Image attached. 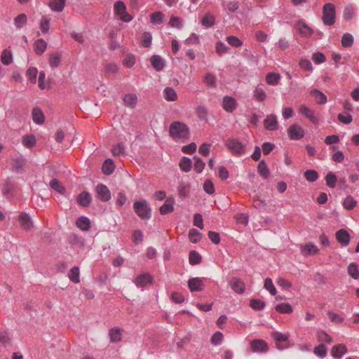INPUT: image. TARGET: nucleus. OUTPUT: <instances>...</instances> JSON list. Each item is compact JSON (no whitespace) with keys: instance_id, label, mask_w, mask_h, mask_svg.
I'll return each mask as SVG.
<instances>
[{"instance_id":"nucleus-58","label":"nucleus","mask_w":359,"mask_h":359,"mask_svg":"<svg viewBox=\"0 0 359 359\" xmlns=\"http://www.w3.org/2000/svg\"><path fill=\"white\" fill-rule=\"evenodd\" d=\"M253 96L259 102H264L266 98V94L263 88L257 87L253 92Z\"/></svg>"},{"instance_id":"nucleus-40","label":"nucleus","mask_w":359,"mask_h":359,"mask_svg":"<svg viewBox=\"0 0 359 359\" xmlns=\"http://www.w3.org/2000/svg\"><path fill=\"white\" fill-rule=\"evenodd\" d=\"M164 98L167 101H175L177 98V95L175 90L171 87H166L163 90Z\"/></svg>"},{"instance_id":"nucleus-52","label":"nucleus","mask_w":359,"mask_h":359,"mask_svg":"<svg viewBox=\"0 0 359 359\" xmlns=\"http://www.w3.org/2000/svg\"><path fill=\"white\" fill-rule=\"evenodd\" d=\"M355 15V8L349 5L345 7L343 13V18L346 21L351 20Z\"/></svg>"},{"instance_id":"nucleus-25","label":"nucleus","mask_w":359,"mask_h":359,"mask_svg":"<svg viewBox=\"0 0 359 359\" xmlns=\"http://www.w3.org/2000/svg\"><path fill=\"white\" fill-rule=\"evenodd\" d=\"M257 172L263 179L266 180L269 177V169L264 160H262L257 165Z\"/></svg>"},{"instance_id":"nucleus-45","label":"nucleus","mask_w":359,"mask_h":359,"mask_svg":"<svg viewBox=\"0 0 359 359\" xmlns=\"http://www.w3.org/2000/svg\"><path fill=\"white\" fill-rule=\"evenodd\" d=\"M189 238L192 243H197L201 239V233L194 228L191 229L189 231Z\"/></svg>"},{"instance_id":"nucleus-9","label":"nucleus","mask_w":359,"mask_h":359,"mask_svg":"<svg viewBox=\"0 0 359 359\" xmlns=\"http://www.w3.org/2000/svg\"><path fill=\"white\" fill-rule=\"evenodd\" d=\"M229 285L237 294H242L245 291V284L240 278L233 277L229 281Z\"/></svg>"},{"instance_id":"nucleus-24","label":"nucleus","mask_w":359,"mask_h":359,"mask_svg":"<svg viewBox=\"0 0 359 359\" xmlns=\"http://www.w3.org/2000/svg\"><path fill=\"white\" fill-rule=\"evenodd\" d=\"M123 330L118 327H113L109 330V335L110 341L113 343L118 342L121 340Z\"/></svg>"},{"instance_id":"nucleus-54","label":"nucleus","mask_w":359,"mask_h":359,"mask_svg":"<svg viewBox=\"0 0 359 359\" xmlns=\"http://www.w3.org/2000/svg\"><path fill=\"white\" fill-rule=\"evenodd\" d=\"M194 159L195 161L194 165V169L197 173H201L205 168V163L202 160L201 158L195 156L194 157Z\"/></svg>"},{"instance_id":"nucleus-22","label":"nucleus","mask_w":359,"mask_h":359,"mask_svg":"<svg viewBox=\"0 0 359 359\" xmlns=\"http://www.w3.org/2000/svg\"><path fill=\"white\" fill-rule=\"evenodd\" d=\"M78 228L82 231H88L90 228V220L88 217L81 216L79 217L76 222Z\"/></svg>"},{"instance_id":"nucleus-47","label":"nucleus","mask_w":359,"mask_h":359,"mask_svg":"<svg viewBox=\"0 0 359 359\" xmlns=\"http://www.w3.org/2000/svg\"><path fill=\"white\" fill-rule=\"evenodd\" d=\"M311 95L316 98L317 102L320 104H325L327 102V96L321 91L314 89L311 91Z\"/></svg>"},{"instance_id":"nucleus-12","label":"nucleus","mask_w":359,"mask_h":359,"mask_svg":"<svg viewBox=\"0 0 359 359\" xmlns=\"http://www.w3.org/2000/svg\"><path fill=\"white\" fill-rule=\"evenodd\" d=\"M250 344L253 352L265 353L269 349L266 342L262 339H254L251 341Z\"/></svg>"},{"instance_id":"nucleus-6","label":"nucleus","mask_w":359,"mask_h":359,"mask_svg":"<svg viewBox=\"0 0 359 359\" xmlns=\"http://www.w3.org/2000/svg\"><path fill=\"white\" fill-rule=\"evenodd\" d=\"M287 134L290 140H299L304 137L305 132L301 126L293 124L288 128Z\"/></svg>"},{"instance_id":"nucleus-43","label":"nucleus","mask_w":359,"mask_h":359,"mask_svg":"<svg viewBox=\"0 0 359 359\" xmlns=\"http://www.w3.org/2000/svg\"><path fill=\"white\" fill-rule=\"evenodd\" d=\"M302 252L304 255H316L318 252L317 246L312 243H308L302 249Z\"/></svg>"},{"instance_id":"nucleus-50","label":"nucleus","mask_w":359,"mask_h":359,"mask_svg":"<svg viewBox=\"0 0 359 359\" xmlns=\"http://www.w3.org/2000/svg\"><path fill=\"white\" fill-rule=\"evenodd\" d=\"M38 74V69L36 67H30L26 72V76L32 83H36V76Z\"/></svg>"},{"instance_id":"nucleus-13","label":"nucleus","mask_w":359,"mask_h":359,"mask_svg":"<svg viewBox=\"0 0 359 359\" xmlns=\"http://www.w3.org/2000/svg\"><path fill=\"white\" fill-rule=\"evenodd\" d=\"M337 241L342 245L347 246L350 243L351 236L344 229L338 230L335 233Z\"/></svg>"},{"instance_id":"nucleus-42","label":"nucleus","mask_w":359,"mask_h":359,"mask_svg":"<svg viewBox=\"0 0 359 359\" xmlns=\"http://www.w3.org/2000/svg\"><path fill=\"white\" fill-rule=\"evenodd\" d=\"M27 18L24 13H21L14 18V25L17 29H21L27 24Z\"/></svg>"},{"instance_id":"nucleus-4","label":"nucleus","mask_w":359,"mask_h":359,"mask_svg":"<svg viewBox=\"0 0 359 359\" xmlns=\"http://www.w3.org/2000/svg\"><path fill=\"white\" fill-rule=\"evenodd\" d=\"M225 146L233 155H241L245 152V146L239 140L230 138L226 140Z\"/></svg>"},{"instance_id":"nucleus-49","label":"nucleus","mask_w":359,"mask_h":359,"mask_svg":"<svg viewBox=\"0 0 359 359\" xmlns=\"http://www.w3.org/2000/svg\"><path fill=\"white\" fill-rule=\"evenodd\" d=\"M61 62V55L59 53H55L50 55L49 57V65L52 69L57 67Z\"/></svg>"},{"instance_id":"nucleus-3","label":"nucleus","mask_w":359,"mask_h":359,"mask_svg":"<svg viewBox=\"0 0 359 359\" xmlns=\"http://www.w3.org/2000/svg\"><path fill=\"white\" fill-rule=\"evenodd\" d=\"M323 22L326 26H332L336 21V10L334 4L327 3L323 8Z\"/></svg>"},{"instance_id":"nucleus-17","label":"nucleus","mask_w":359,"mask_h":359,"mask_svg":"<svg viewBox=\"0 0 359 359\" xmlns=\"http://www.w3.org/2000/svg\"><path fill=\"white\" fill-rule=\"evenodd\" d=\"M32 116L34 123L37 125H41L45 122V115L42 110L38 107L33 108Z\"/></svg>"},{"instance_id":"nucleus-32","label":"nucleus","mask_w":359,"mask_h":359,"mask_svg":"<svg viewBox=\"0 0 359 359\" xmlns=\"http://www.w3.org/2000/svg\"><path fill=\"white\" fill-rule=\"evenodd\" d=\"M36 140L33 134L25 135L22 137V144L27 148H32L35 146Z\"/></svg>"},{"instance_id":"nucleus-29","label":"nucleus","mask_w":359,"mask_h":359,"mask_svg":"<svg viewBox=\"0 0 359 359\" xmlns=\"http://www.w3.org/2000/svg\"><path fill=\"white\" fill-rule=\"evenodd\" d=\"M80 272H79V268L77 266H73L69 273L68 277L69 280L74 283H80Z\"/></svg>"},{"instance_id":"nucleus-57","label":"nucleus","mask_w":359,"mask_h":359,"mask_svg":"<svg viewBox=\"0 0 359 359\" xmlns=\"http://www.w3.org/2000/svg\"><path fill=\"white\" fill-rule=\"evenodd\" d=\"M216 53L222 56L229 50V48L223 42L217 41L215 44Z\"/></svg>"},{"instance_id":"nucleus-60","label":"nucleus","mask_w":359,"mask_h":359,"mask_svg":"<svg viewBox=\"0 0 359 359\" xmlns=\"http://www.w3.org/2000/svg\"><path fill=\"white\" fill-rule=\"evenodd\" d=\"M264 287L268 290L271 295L275 296L276 294L277 291L271 278H267L265 279Z\"/></svg>"},{"instance_id":"nucleus-53","label":"nucleus","mask_w":359,"mask_h":359,"mask_svg":"<svg viewBox=\"0 0 359 359\" xmlns=\"http://www.w3.org/2000/svg\"><path fill=\"white\" fill-rule=\"evenodd\" d=\"M49 184L53 189L57 191L61 194H63L65 192V188L60 184L57 179H52Z\"/></svg>"},{"instance_id":"nucleus-1","label":"nucleus","mask_w":359,"mask_h":359,"mask_svg":"<svg viewBox=\"0 0 359 359\" xmlns=\"http://www.w3.org/2000/svg\"><path fill=\"white\" fill-rule=\"evenodd\" d=\"M169 135L175 141L187 142L190 138V129L184 122L173 121L169 128Z\"/></svg>"},{"instance_id":"nucleus-51","label":"nucleus","mask_w":359,"mask_h":359,"mask_svg":"<svg viewBox=\"0 0 359 359\" xmlns=\"http://www.w3.org/2000/svg\"><path fill=\"white\" fill-rule=\"evenodd\" d=\"M114 13L116 15L120 16L121 14L125 13L126 11H127L126 6L123 1H117L116 2H115V4L114 5Z\"/></svg>"},{"instance_id":"nucleus-26","label":"nucleus","mask_w":359,"mask_h":359,"mask_svg":"<svg viewBox=\"0 0 359 359\" xmlns=\"http://www.w3.org/2000/svg\"><path fill=\"white\" fill-rule=\"evenodd\" d=\"M357 204L358 201L351 195L347 196L342 203L343 207L347 210H353Z\"/></svg>"},{"instance_id":"nucleus-20","label":"nucleus","mask_w":359,"mask_h":359,"mask_svg":"<svg viewBox=\"0 0 359 359\" xmlns=\"http://www.w3.org/2000/svg\"><path fill=\"white\" fill-rule=\"evenodd\" d=\"M48 43L43 39H39L34 43V51L36 54L41 55L47 48Z\"/></svg>"},{"instance_id":"nucleus-7","label":"nucleus","mask_w":359,"mask_h":359,"mask_svg":"<svg viewBox=\"0 0 359 359\" xmlns=\"http://www.w3.org/2000/svg\"><path fill=\"white\" fill-rule=\"evenodd\" d=\"M205 278L195 277L189 279L187 282L188 287L191 292H201L205 288L204 280Z\"/></svg>"},{"instance_id":"nucleus-48","label":"nucleus","mask_w":359,"mask_h":359,"mask_svg":"<svg viewBox=\"0 0 359 359\" xmlns=\"http://www.w3.org/2000/svg\"><path fill=\"white\" fill-rule=\"evenodd\" d=\"M250 306L256 311H262L265 308L266 303L261 299H252L250 302Z\"/></svg>"},{"instance_id":"nucleus-63","label":"nucleus","mask_w":359,"mask_h":359,"mask_svg":"<svg viewBox=\"0 0 359 359\" xmlns=\"http://www.w3.org/2000/svg\"><path fill=\"white\" fill-rule=\"evenodd\" d=\"M196 114L200 120L203 121L207 119L208 110L205 107L198 106L196 109Z\"/></svg>"},{"instance_id":"nucleus-56","label":"nucleus","mask_w":359,"mask_h":359,"mask_svg":"<svg viewBox=\"0 0 359 359\" xmlns=\"http://www.w3.org/2000/svg\"><path fill=\"white\" fill-rule=\"evenodd\" d=\"M216 76L212 73H207L203 78L204 83L210 87H216Z\"/></svg>"},{"instance_id":"nucleus-35","label":"nucleus","mask_w":359,"mask_h":359,"mask_svg":"<svg viewBox=\"0 0 359 359\" xmlns=\"http://www.w3.org/2000/svg\"><path fill=\"white\" fill-rule=\"evenodd\" d=\"M1 61L4 65H9L13 62V55L11 50L5 49L1 55Z\"/></svg>"},{"instance_id":"nucleus-59","label":"nucleus","mask_w":359,"mask_h":359,"mask_svg":"<svg viewBox=\"0 0 359 359\" xmlns=\"http://www.w3.org/2000/svg\"><path fill=\"white\" fill-rule=\"evenodd\" d=\"M304 177L309 182H314L318 179L319 175L315 170H307L304 172Z\"/></svg>"},{"instance_id":"nucleus-27","label":"nucleus","mask_w":359,"mask_h":359,"mask_svg":"<svg viewBox=\"0 0 359 359\" xmlns=\"http://www.w3.org/2000/svg\"><path fill=\"white\" fill-rule=\"evenodd\" d=\"M25 165V159L23 156H18L13 159V170L15 172H20Z\"/></svg>"},{"instance_id":"nucleus-33","label":"nucleus","mask_w":359,"mask_h":359,"mask_svg":"<svg viewBox=\"0 0 359 359\" xmlns=\"http://www.w3.org/2000/svg\"><path fill=\"white\" fill-rule=\"evenodd\" d=\"M348 275L353 279L358 280L359 278V269L356 263H351L347 268Z\"/></svg>"},{"instance_id":"nucleus-62","label":"nucleus","mask_w":359,"mask_h":359,"mask_svg":"<svg viewBox=\"0 0 359 359\" xmlns=\"http://www.w3.org/2000/svg\"><path fill=\"white\" fill-rule=\"evenodd\" d=\"M111 151L114 156H120L125 154V147L122 143H118L113 146Z\"/></svg>"},{"instance_id":"nucleus-31","label":"nucleus","mask_w":359,"mask_h":359,"mask_svg":"<svg viewBox=\"0 0 359 359\" xmlns=\"http://www.w3.org/2000/svg\"><path fill=\"white\" fill-rule=\"evenodd\" d=\"M191 159L187 156H183L179 164L180 168L185 172H188L191 170Z\"/></svg>"},{"instance_id":"nucleus-19","label":"nucleus","mask_w":359,"mask_h":359,"mask_svg":"<svg viewBox=\"0 0 359 359\" xmlns=\"http://www.w3.org/2000/svg\"><path fill=\"white\" fill-rule=\"evenodd\" d=\"M297 29L299 32L304 36H310L313 34V30L307 25L303 20H299L297 22Z\"/></svg>"},{"instance_id":"nucleus-44","label":"nucleus","mask_w":359,"mask_h":359,"mask_svg":"<svg viewBox=\"0 0 359 359\" xmlns=\"http://www.w3.org/2000/svg\"><path fill=\"white\" fill-rule=\"evenodd\" d=\"M276 310L280 313H291L293 311L292 306L289 303H281L277 304Z\"/></svg>"},{"instance_id":"nucleus-15","label":"nucleus","mask_w":359,"mask_h":359,"mask_svg":"<svg viewBox=\"0 0 359 359\" xmlns=\"http://www.w3.org/2000/svg\"><path fill=\"white\" fill-rule=\"evenodd\" d=\"M150 62L154 69L157 72L162 71L165 67V60L158 55L151 56Z\"/></svg>"},{"instance_id":"nucleus-2","label":"nucleus","mask_w":359,"mask_h":359,"mask_svg":"<svg viewBox=\"0 0 359 359\" xmlns=\"http://www.w3.org/2000/svg\"><path fill=\"white\" fill-rule=\"evenodd\" d=\"M137 215L142 220H149L151 217V208L146 200L137 201L133 203Z\"/></svg>"},{"instance_id":"nucleus-55","label":"nucleus","mask_w":359,"mask_h":359,"mask_svg":"<svg viewBox=\"0 0 359 359\" xmlns=\"http://www.w3.org/2000/svg\"><path fill=\"white\" fill-rule=\"evenodd\" d=\"M317 338L320 342H325L327 344H331L332 342V337L323 330H318L317 332Z\"/></svg>"},{"instance_id":"nucleus-8","label":"nucleus","mask_w":359,"mask_h":359,"mask_svg":"<svg viewBox=\"0 0 359 359\" xmlns=\"http://www.w3.org/2000/svg\"><path fill=\"white\" fill-rule=\"evenodd\" d=\"M133 282L137 287H145L152 283L153 278L149 273H144L137 276Z\"/></svg>"},{"instance_id":"nucleus-37","label":"nucleus","mask_w":359,"mask_h":359,"mask_svg":"<svg viewBox=\"0 0 359 359\" xmlns=\"http://www.w3.org/2000/svg\"><path fill=\"white\" fill-rule=\"evenodd\" d=\"M174 210L175 208L173 202L170 201L168 199H166L165 203L159 208V211L161 215H167L168 213L172 212Z\"/></svg>"},{"instance_id":"nucleus-34","label":"nucleus","mask_w":359,"mask_h":359,"mask_svg":"<svg viewBox=\"0 0 359 359\" xmlns=\"http://www.w3.org/2000/svg\"><path fill=\"white\" fill-rule=\"evenodd\" d=\"M189 261L191 265H196L202 262L201 255L196 250H191L189 252Z\"/></svg>"},{"instance_id":"nucleus-61","label":"nucleus","mask_w":359,"mask_h":359,"mask_svg":"<svg viewBox=\"0 0 359 359\" xmlns=\"http://www.w3.org/2000/svg\"><path fill=\"white\" fill-rule=\"evenodd\" d=\"M163 14L159 11H156L150 15L151 22L153 25H160L163 22Z\"/></svg>"},{"instance_id":"nucleus-46","label":"nucleus","mask_w":359,"mask_h":359,"mask_svg":"<svg viewBox=\"0 0 359 359\" xmlns=\"http://www.w3.org/2000/svg\"><path fill=\"white\" fill-rule=\"evenodd\" d=\"M313 353L315 355H316L319 358H324L327 356V347L324 344H320V345H318L314 348Z\"/></svg>"},{"instance_id":"nucleus-36","label":"nucleus","mask_w":359,"mask_h":359,"mask_svg":"<svg viewBox=\"0 0 359 359\" xmlns=\"http://www.w3.org/2000/svg\"><path fill=\"white\" fill-rule=\"evenodd\" d=\"M325 180L326 185L328 187H330L331 189H334L336 187L337 178L336 175L333 172H332V171L328 172L325 176Z\"/></svg>"},{"instance_id":"nucleus-64","label":"nucleus","mask_w":359,"mask_h":359,"mask_svg":"<svg viewBox=\"0 0 359 359\" xmlns=\"http://www.w3.org/2000/svg\"><path fill=\"white\" fill-rule=\"evenodd\" d=\"M223 338V334L219 331H217L211 337L210 342L215 346H218L222 343Z\"/></svg>"},{"instance_id":"nucleus-38","label":"nucleus","mask_w":359,"mask_h":359,"mask_svg":"<svg viewBox=\"0 0 359 359\" xmlns=\"http://www.w3.org/2000/svg\"><path fill=\"white\" fill-rule=\"evenodd\" d=\"M341 46L344 48H350L353 45L354 38L350 33H345L341 37Z\"/></svg>"},{"instance_id":"nucleus-23","label":"nucleus","mask_w":359,"mask_h":359,"mask_svg":"<svg viewBox=\"0 0 359 359\" xmlns=\"http://www.w3.org/2000/svg\"><path fill=\"white\" fill-rule=\"evenodd\" d=\"M115 165L114 161L111 158L104 161L102 166V171L106 175H110L114 171Z\"/></svg>"},{"instance_id":"nucleus-16","label":"nucleus","mask_w":359,"mask_h":359,"mask_svg":"<svg viewBox=\"0 0 359 359\" xmlns=\"http://www.w3.org/2000/svg\"><path fill=\"white\" fill-rule=\"evenodd\" d=\"M347 351V347L344 344H337L332 348L331 355L335 359H341Z\"/></svg>"},{"instance_id":"nucleus-39","label":"nucleus","mask_w":359,"mask_h":359,"mask_svg":"<svg viewBox=\"0 0 359 359\" xmlns=\"http://www.w3.org/2000/svg\"><path fill=\"white\" fill-rule=\"evenodd\" d=\"M280 79V75L278 73L270 72L266 76V82L272 86H275L278 83Z\"/></svg>"},{"instance_id":"nucleus-10","label":"nucleus","mask_w":359,"mask_h":359,"mask_svg":"<svg viewBox=\"0 0 359 359\" xmlns=\"http://www.w3.org/2000/svg\"><path fill=\"white\" fill-rule=\"evenodd\" d=\"M222 103L224 110L228 113H232L238 107L236 100L229 95H225L223 97Z\"/></svg>"},{"instance_id":"nucleus-41","label":"nucleus","mask_w":359,"mask_h":359,"mask_svg":"<svg viewBox=\"0 0 359 359\" xmlns=\"http://www.w3.org/2000/svg\"><path fill=\"white\" fill-rule=\"evenodd\" d=\"M137 97L135 94H127L123 97L125 104L128 107L134 108L136 105Z\"/></svg>"},{"instance_id":"nucleus-5","label":"nucleus","mask_w":359,"mask_h":359,"mask_svg":"<svg viewBox=\"0 0 359 359\" xmlns=\"http://www.w3.org/2000/svg\"><path fill=\"white\" fill-rule=\"evenodd\" d=\"M95 191L97 197L102 202H107L111 198L110 190L104 184H102V183L98 184L95 187Z\"/></svg>"},{"instance_id":"nucleus-28","label":"nucleus","mask_w":359,"mask_h":359,"mask_svg":"<svg viewBox=\"0 0 359 359\" xmlns=\"http://www.w3.org/2000/svg\"><path fill=\"white\" fill-rule=\"evenodd\" d=\"M65 5V0H50L49 6L52 11L61 12Z\"/></svg>"},{"instance_id":"nucleus-18","label":"nucleus","mask_w":359,"mask_h":359,"mask_svg":"<svg viewBox=\"0 0 359 359\" xmlns=\"http://www.w3.org/2000/svg\"><path fill=\"white\" fill-rule=\"evenodd\" d=\"M77 203L82 207H88L91 203V196L89 192L83 191L77 196Z\"/></svg>"},{"instance_id":"nucleus-21","label":"nucleus","mask_w":359,"mask_h":359,"mask_svg":"<svg viewBox=\"0 0 359 359\" xmlns=\"http://www.w3.org/2000/svg\"><path fill=\"white\" fill-rule=\"evenodd\" d=\"M299 111L301 114L308 118L313 123H318V118L315 116L313 111L311 110L309 107L304 105H301L299 108Z\"/></svg>"},{"instance_id":"nucleus-11","label":"nucleus","mask_w":359,"mask_h":359,"mask_svg":"<svg viewBox=\"0 0 359 359\" xmlns=\"http://www.w3.org/2000/svg\"><path fill=\"white\" fill-rule=\"evenodd\" d=\"M264 126L268 130H276L278 128L277 116L273 114L267 115L264 121Z\"/></svg>"},{"instance_id":"nucleus-14","label":"nucleus","mask_w":359,"mask_h":359,"mask_svg":"<svg viewBox=\"0 0 359 359\" xmlns=\"http://www.w3.org/2000/svg\"><path fill=\"white\" fill-rule=\"evenodd\" d=\"M19 222L25 231H29L33 227L31 217L27 212H22L20 213L19 215Z\"/></svg>"},{"instance_id":"nucleus-30","label":"nucleus","mask_w":359,"mask_h":359,"mask_svg":"<svg viewBox=\"0 0 359 359\" xmlns=\"http://www.w3.org/2000/svg\"><path fill=\"white\" fill-rule=\"evenodd\" d=\"M201 24L206 28H210L215 24V18L214 15L207 13L201 19Z\"/></svg>"}]
</instances>
